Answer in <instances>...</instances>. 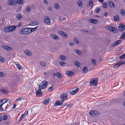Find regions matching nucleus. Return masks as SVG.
<instances>
[{"mask_svg":"<svg viewBox=\"0 0 125 125\" xmlns=\"http://www.w3.org/2000/svg\"><path fill=\"white\" fill-rule=\"evenodd\" d=\"M48 82L45 80L42 81V82L39 85V89L42 90L45 88L47 86Z\"/></svg>","mask_w":125,"mask_h":125,"instance_id":"nucleus-1","label":"nucleus"},{"mask_svg":"<svg viewBox=\"0 0 125 125\" xmlns=\"http://www.w3.org/2000/svg\"><path fill=\"white\" fill-rule=\"evenodd\" d=\"M89 114L92 116L97 117L100 115V113L98 111L94 110L91 111Z\"/></svg>","mask_w":125,"mask_h":125,"instance_id":"nucleus-2","label":"nucleus"},{"mask_svg":"<svg viewBox=\"0 0 125 125\" xmlns=\"http://www.w3.org/2000/svg\"><path fill=\"white\" fill-rule=\"evenodd\" d=\"M21 33L23 34H27L31 33L29 28H28L23 29L21 31Z\"/></svg>","mask_w":125,"mask_h":125,"instance_id":"nucleus-3","label":"nucleus"},{"mask_svg":"<svg viewBox=\"0 0 125 125\" xmlns=\"http://www.w3.org/2000/svg\"><path fill=\"white\" fill-rule=\"evenodd\" d=\"M98 79L97 78H94L90 81V84L92 86H96L97 84Z\"/></svg>","mask_w":125,"mask_h":125,"instance_id":"nucleus-4","label":"nucleus"},{"mask_svg":"<svg viewBox=\"0 0 125 125\" xmlns=\"http://www.w3.org/2000/svg\"><path fill=\"white\" fill-rule=\"evenodd\" d=\"M125 29V25L123 24H120L119 25L118 30L120 31H123Z\"/></svg>","mask_w":125,"mask_h":125,"instance_id":"nucleus-5","label":"nucleus"},{"mask_svg":"<svg viewBox=\"0 0 125 125\" xmlns=\"http://www.w3.org/2000/svg\"><path fill=\"white\" fill-rule=\"evenodd\" d=\"M67 94L66 93H64L62 94L60 96L61 101L63 102L64 100L67 97Z\"/></svg>","mask_w":125,"mask_h":125,"instance_id":"nucleus-6","label":"nucleus"},{"mask_svg":"<svg viewBox=\"0 0 125 125\" xmlns=\"http://www.w3.org/2000/svg\"><path fill=\"white\" fill-rule=\"evenodd\" d=\"M79 91V88L77 87L76 88H73V90L70 91L69 92L72 95H73L77 92H78Z\"/></svg>","mask_w":125,"mask_h":125,"instance_id":"nucleus-7","label":"nucleus"},{"mask_svg":"<svg viewBox=\"0 0 125 125\" xmlns=\"http://www.w3.org/2000/svg\"><path fill=\"white\" fill-rule=\"evenodd\" d=\"M8 3L9 5L13 6L16 5L17 3L16 1L14 0H9Z\"/></svg>","mask_w":125,"mask_h":125,"instance_id":"nucleus-8","label":"nucleus"},{"mask_svg":"<svg viewBox=\"0 0 125 125\" xmlns=\"http://www.w3.org/2000/svg\"><path fill=\"white\" fill-rule=\"evenodd\" d=\"M58 32L59 34L62 35L63 37L67 38V35H66V32L61 30L58 31Z\"/></svg>","mask_w":125,"mask_h":125,"instance_id":"nucleus-9","label":"nucleus"},{"mask_svg":"<svg viewBox=\"0 0 125 125\" xmlns=\"http://www.w3.org/2000/svg\"><path fill=\"white\" fill-rule=\"evenodd\" d=\"M7 101V99L6 98H4L0 100V105L2 106Z\"/></svg>","mask_w":125,"mask_h":125,"instance_id":"nucleus-10","label":"nucleus"},{"mask_svg":"<svg viewBox=\"0 0 125 125\" xmlns=\"http://www.w3.org/2000/svg\"><path fill=\"white\" fill-rule=\"evenodd\" d=\"M40 89L39 88V90H38L36 91V95L37 96L40 97L42 95V92L41 91Z\"/></svg>","mask_w":125,"mask_h":125,"instance_id":"nucleus-11","label":"nucleus"},{"mask_svg":"<svg viewBox=\"0 0 125 125\" xmlns=\"http://www.w3.org/2000/svg\"><path fill=\"white\" fill-rule=\"evenodd\" d=\"M44 21L47 24H49L50 23V20L49 17L47 16L45 17Z\"/></svg>","mask_w":125,"mask_h":125,"instance_id":"nucleus-12","label":"nucleus"},{"mask_svg":"<svg viewBox=\"0 0 125 125\" xmlns=\"http://www.w3.org/2000/svg\"><path fill=\"white\" fill-rule=\"evenodd\" d=\"M56 75L59 78H61L62 77V75L59 72H57L55 74H53V76H54L55 75Z\"/></svg>","mask_w":125,"mask_h":125,"instance_id":"nucleus-13","label":"nucleus"},{"mask_svg":"<svg viewBox=\"0 0 125 125\" xmlns=\"http://www.w3.org/2000/svg\"><path fill=\"white\" fill-rule=\"evenodd\" d=\"M51 37L52 38L56 40H58L59 38L58 36L54 34H51Z\"/></svg>","mask_w":125,"mask_h":125,"instance_id":"nucleus-14","label":"nucleus"},{"mask_svg":"<svg viewBox=\"0 0 125 125\" xmlns=\"http://www.w3.org/2000/svg\"><path fill=\"white\" fill-rule=\"evenodd\" d=\"M24 52L26 54L29 56L31 55L32 54V53L31 52L27 50H24Z\"/></svg>","mask_w":125,"mask_h":125,"instance_id":"nucleus-15","label":"nucleus"},{"mask_svg":"<svg viewBox=\"0 0 125 125\" xmlns=\"http://www.w3.org/2000/svg\"><path fill=\"white\" fill-rule=\"evenodd\" d=\"M4 31L6 32H11L9 26L5 28L4 30Z\"/></svg>","mask_w":125,"mask_h":125,"instance_id":"nucleus-16","label":"nucleus"},{"mask_svg":"<svg viewBox=\"0 0 125 125\" xmlns=\"http://www.w3.org/2000/svg\"><path fill=\"white\" fill-rule=\"evenodd\" d=\"M67 74L70 76H72L74 75V73L70 71H68L67 72Z\"/></svg>","mask_w":125,"mask_h":125,"instance_id":"nucleus-17","label":"nucleus"},{"mask_svg":"<svg viewBox=\"0 0 125 125\" xmlns=\"http://www.w3.org/2000/svg\"><path fill=\"white\" fill-rule=\"evenodd\" d=\"M28 114V111L27 112H25V113L22 115L20 117V119L19 120V122H20V121L23 118V117L24 116H26Z\"/></svg>","mask_w":125,"mask_h":125,"instance_id":"nucleus-18","label":"nucleus"},{"mask_svg":"<svg viewBox=\"0 0 125 125\" xmlns=\"http://www.w3.org/2000/svg\"><path fill=\"white\" fill-rule=\"evenodd\" d=\"M2 47L6 50L10 51L12 50V49L10 47H9L8 46L6 45H4L2 46Z\"/></svg>","mask_w":125,"mask_h":125,"instance_id":"nucleus-19","label":"nucleus"},{"mask_svg":"<svg viewBox=\"0 0 125 125\" xmlns=\"http://www.w3.org/2000/svg\"><path fill=\"white\" fill-rule=\"evenodd\" d=\"M9 27L10 28L11 32L14 31L16 28V27L14 25L9 26Z\"/></svg>","mask_w":125,"mask_h":125,"instance_id":"nucleus-20","label":"nucleus"},{"mask_svg":"<svg viewBox=\"0 0 125 125\" xmlns=\"http://www.w3.org/2000/svg\"><path fill=\"white\" fill-rule=\"evenodd\" d=\"M90 22L93 24H95L97 23V20H96L91 19H90Z\"/></svg>","mask_w":125,"mask_h":125,"instance_id":"nucleus-21","label":"nucleus"},{"mask_svg":"<svg viewBox=\"0 0 125 125\" xmlns=\"http://www.w3.org/2000/svg\"><path fill=\"white\" fill-rule=\"evenodd\" d=\"M109 4L110 6L112 8H115L114 4L113 2L111 1H110L109 2Z\"/></svg>","mask_w":125,"mask_h":125,"instance_id":"nucleus-22","label":"nucleus"},{"mask_svg":"<svg viewBox=\"0 0 125 125\" xmlns=\"http://www.w3.org/2000/svg\"><path fill=\"white\" fill-rule=\"evenodd\" d=\"M17 3L21 4H23L24 3V1L23 0H17Z\"/></svg>","mask_w":125,"mask_h":125,"instance_id":"nucleus-23","label":"nucleus"},{"mask_svg":"<svg viewBox=\"0 0 125 125\" xmlns=\"http://www.w3.org/2000/svg\"><path fill=\"white\" fill-rule=\"evenodd\" d=\"M59 58L62 61H63L66 58V57L65 56L61 55L59 56Z\"/></svg>","mask_w":125,"mask_h":125,"instance_id":"nucleus-24","label":"nucleus"},{"mask_svg":"<svg viewBox=\"0 0 125 125\" xmlns=\"http://www.w3.org/2000/svg\"><path fill=\"white\" fill-rule=\"evenodd\" d=\"M50 99L49 98L47 99H46L44 100V102H43V103L45 104H47L49 103Z\"/></svg>","mask_w":125,"mask_h":125,"instance_id":"nucleus-25","label":"nucleus"},{"mask_svg":"<svg viewBox=\"0 0 125 125\" xmlns=\"http://www.w3.org/2000/svg\"><path fill=\"white\" fill-rule=\"evenodd\" d=\"M61 103L60 100L58 101H57L55 103V105H62V103L63 102H62V101H61Z\"/></svg>","mask_w":125,"mask_h":125,"instance_id":"nucleus-26","label":"nucleus"},{"mask_svg":"<svg viewBox=\"0 0 125 125\" xmlns=\"http://www.w3.org/2000/svg\"><path fill=\"white\" fill-rule=\"evenodd\" d=\"M74 51L78 55H80L81 54L82 52L81 51L77 49H75Z\"/></svg>","mask_w":125,"mask_h":125,"instance_id":"nucleus-27","label":"nucleus"},{"mask_svg":"<svg viewBox=\"0 0 125 125\" xmlns=\"http://www.w3.org/2000/svg\"><path fill=\"white\" fill-rule=\"evenodd\" d=\"M16 17L19 20H20L22 18V16L20 14H17Z\"/></svg>","mask_w":125,"mask_h":125,"instance_id":"nucleus-28","label":"nucleus"},{"mask_svg":"<svg viewBox=\"0 0 125 125\" xmlns=\"http://www.w3.org/2000/svg\"><path fill=\"white\" fill-rule=\"evenodd\" d=\"M121 65V63H120V62H119L117 63L116 64L114 65V68L116 69Z\"/></svg>","mask_w":125,"mask_h":125,"instance_id":"nucleus-29","label":"nucleus"},{"mask_svg":"<svg viewBox=\"0 0 125 125\" xmlns=\"http://www.w3.org/2000/svg\"><path fill=\"white\" fill-rule=\"evenodd\" d=\"M121 36L120 39L124 40L125 39V32H123Z\"/></svg>","mask_w":125,"mask_h":125,"instance_id":"nucleus-30","label":"nucleus"},{"mask_svg":"<svg viewBox=\"0 0 125 125\" xmlns=\"http://www.w3.org/2000/svg\"><path fill=\"white\" fill-rule=\"evenodd\" d=\"M38 28V27H36L35 28H29L30 29V31L31 32V33L35 31Z\"/></svg>","mask_w":125,"mask_h":125,"instance_id":"nucleus-31","label":"nucleus"},{"mask_svg":"<svg viewBox=\"0 0 125 125\" xmlns=\"http://www.w3.org/2000/svg\"><path fill=\"white\" fill-rule=\"evenodd\" d=\"M74 64L78 67H79L80 65V62L77 61H75L74 62Z\"/></svg>","mask_w":125,"mask_h":125,"instance_id":"nucleus-32","label":"nucleus"},{"mask_svg":"<svg viewBox=\"0 0 125 125\" xmlns=\"http://www.w3.org/2000/svg\"><path fill=\"white\" fill-rule=\"evenodd\" d=\"M26 10L28 12H30L31 10V8L30 6L29 5L27 6Z\"/></svg>","mask_w":125,"mask_h":125,"instance_id":"nucleus-33","label":"nucleus"},{"mask_svg":"<svg viewBox=\"0 0 125 125\" xmlns=\"http://www.w3.org/2000/svg\"><path fill=\"white\" fill-rule=\"evenodd\" d=\"M77 3L78 6L80 7L82 5V2L81 0H79L77 2Z\"/></svg>","mask_w":125,"mask_h":125,"instance_id":"nucleus-34","label":"nucleus"},{"mask_svg":"<svg viewBox=\"0 0 125 125\" xmlns=\"http://www.w3.org/2000/svg\"><path fill=\"white\" fill-rule=\"evenodd\" d=\"M32 21L33 23V25H32V26L37 25L39 24V22L38 21Z\"/></svg>","mask_w":125,"mask_h":125,"instance_id":"nucleus-35","label":"nucleus"},{"mask_svg":"<svg viewBox=\"0 0 125 125\" xmlns=\"http://www.w3.org/2000/svg\"><path fill=\"white\" fill-rule=\"evenodd\" d=\"M59 4L56 3H55L54 4V8L56 9H58L59 8Z\"/></svg>","mask_w":125,"mask_h":125,"instance_id":"nucleus-36","label":"nucleus"},{"mask_svg":"<svg viewBox=\"0 0 125 125\" xmlns=\"http://www.w3.org/2000/svg\"><path fill=\"white\" fill-rule=\"evenodd\" d=\"M114 20L115 21H117L119 19V17L118 15H116L114 17Z\"/></svg>","mask_w":125,"mask_h":125,"instance_id":"nucleus-37","label":"nucleus"},{"mask_svg":"<svg viewBox=\"0 0 125 125\" xmlns=\"http://www.w3.org/2000/svg\"><path fill=\"white\" fill-rule=\"evenodd\" d=\"M0 91L4 94H6L7 93V91L4 89H1L0 90Z\"/></svg>","mask_w":125,"mask_h":125,"instance_id":"nucleus-38","label":"nucleus"},{"mask_svg":"<svg viewBox=\"0 0 125 125\" xmlns=\"http://www.w3.org/2000/svg\"><path fill=\"white\" fill-rule=\"evenodd\" d=\"M120 63H121V65L125 64V59H123L120 61Z\"/></svg>","mask_w":125,"mask_h":125,"instance_id":"nucleus-39","label":"nucleus"},{"mask_svg":"<svg viewBox=\"0 0 125 125\" xmlns=\"http://www.w3.org/2000/svg\"><path fill=\"white\" fill-rule=\"evenodd\" d=\"M88 69L86 67H84L83 68V71L84 73H86L88 71Z\"/></svg>","mask_w":125,"mask_h":125,"instance_id":"nucleus-40","label":"nucleus"},{"mask_svg":"<svg viewBox=\"0 0 125 125\" xmlns=\"http://www.w3.org/2000/svg\"><path fill=\"white\" fill-rule=\"evenodd\" d=\"M120 12L122 15L125 16V11L124 10L121 9Z\"/></svg>","mask_w":125,"mask_h":125,"instance_id":"nucleus-41","label":"nucleus"},{"mask_svg":"<svg viewBox=\"0 0 125 125\" xmlns=\"http://www.w3.org/2000/svg\"><path fill=\"white\" fill-rule=\"evenodd\" d=\"M117 29L114 27H113V29L111 31H112L114 33H116L117 32Z\"/></svg>","mask_w":125,"mask_h":125,"instance_id":"nucleus-42","label":"nucleus"},{"mask_svg":"<svg viewBox=\"0 0 125 125\" xmlns=\"http://www.w3.org/2000/svg\"><path fill=\"white\" fill-rule=\"evenodd\" d=\"M93 2L92 0H89V5L90 6H91L92 7L93 6Z\"/></svg>","mask_w":125,"mask_h":125,"instance_id":"nucleus-43","label":"nucleus"},{"mask_svg":"<svg viewBox=\"0 0 125 125\" xmlns=\"http://www.w3.org/2000/svg\"><path fill=\"white\" fill-rule=\"evenodd\" d=\"M102 6L104 8H106L107 7L108 5L105 2L103 3Z\"/></svg>","mask_w":125,"mask_h":125,"instance_id":"nucleus-44","label":"nucleus"},{"mask_svg":"<svg viewBox=\"0 0 125 125\" xmlns=\"http://www.w3.org/2000/svg\"><path fill=\"white\" fill-rule=\"evenodd\" d=\"M92 62L94 65H96V61L94 59H92Z\"/></svg>","mask_w":125,"mask_h":125,"instance_id":"nucleus-45","label":"nucleus"},{"mask_svg":"<svg viewBox=\"0 0 125 125\" xmlns=\"http://www.w3.org/2000/svg\"><path fill=\"white\" fill-rule=\"evenodd\" d=\"M64 105L66 106L67 107H68L69 108H70L72 106L71 104H67L66 103L64 104Z\"/></svg>","mask_w":125,"mask_h":125,"instance_id":"nucleus-46","label":"nucleus"},{"mask_svg":"<svg viewBox=\"0 0 125 125\" xmlns=\"http://www.w3.org/2000/svg\"><path fill=\"white\" fill-rule=\"evenodd\" d=\"M100 11V10L99 8L98 7L96 8L95 10V11L97 13H99Z\"/></svg>","mask_w":125,"mask_h":125,"instance_id":"nucleus-47","label":"nucleus"},{"mask_svg":"<svg viewBox=\"0 0 125 125\" xmlns=\"http://www.w3.org/2000/svg\"><path fill=\"white\" fill-rule=\"evenodd\" d=\"M107 28L108 29L109 31H111L113 29V27H112L108 26L107 27Z\"/></svg>","mask_w":125,"mask_h":125,"instance_id":"nucleus-48","label":"nucleus"},{"mask_svg":"<svg viewBox=\"0 0 125 125\" xmlns=\"http://www.w3.org/2000/svg\"><path fill=\"white\" fill-rule=\"evenodd\" d=\"M60 64L62 65V66H63L66 65V63L63 62H59Z\"/></svg>","mask_w":125,"mask_h":125,"instance_id":"nucleus-49","label":"nucleus"},{"mask_svg":"<svg viewBox=\"0 0 125 125\" xmlns=\"http://www.w3.org/2000/svg\"><path fill=\"white\" fill-rule=\"evenodd\" d=\"M8 117L6 115H4L3 116V119L5 120H6L7 119Z\"/></svg>","mask_w":125,"mask_h":125,"instance_id":"nucleus-50","label":"nucleus"},{"mask_svg":"<svg viewBox=\"0 0 125 125\" xmlns=\"http://www.w3.org/2000/svg\"><path fill=\"white\" fill-rule=\"evenodd\" d=\"M122 41L120 40H119L117 41L116 42H115L117 45L119 44L122 42Z\"/></svg>","mask_w":125,"mask_h":125,"instance_id":"nucleus-51","label":"nucleus"},{"mask_svg":"<svg viewBox=\"0 0 125 125\" xmlns=\"http://www.w3.org/2000/svg\"><path fill=\"white\" fill-rule=\"evenodd\" d=\"M120 59H125V53L123 54L120 57Z\"/></svg>","mask_w":125,"mask_h":125,"instance_id":"nucleus-52","label":"nucleus"},{"mask_svg":"<svg viewBox=\"0 0 125 125\" xmlns=\"http://www.w3.org/2000/svg\"><path fill=\"white\" fill-rule=\"evenodd\" d=\"M53 86H52L51 87L49 88L48 89V91H51L53 90Z\"/></svg>","mask_w":125,"mask_h":125,"instance_id":"nucleus-53","label":"nucleus"},{"mask_svg":"<svg viewBox=\"0 0 125 125\" xmlns=\"http://www.w3.org/2000/svg\"><path fill=\"white\" fill-rule=\"evenodd\" d=\"M74 40L75 43H79V41L77 40V39L74 38Z\"/></svg>","mask_w":125,"mask_h":125,"instance_id":"nucleus-54","label":"nucleus"},{"mask_svg":"<svg viewBox=\"0 0 125 125\" xmlns=\"http://www.w3.org/2000/svg\"><path fill=\"white\" fill-rule=\"evenodd\" d=\"M17 67L20 70L21 69V67L19 64H16Z\"/></svg>","mask_w":125,"mask_h":125,"instance_id":"nucleus-55","label":"nucleus"},{"mask_svg":"<svg viewBox=\"0 0 125 125\" xmlns=\"http://www.w3.org/2000/svg\"><path fill=\"white\" fill-rule=\"evenodd\" d=\"M117 45L115 42L112 44V47H114L116 46Z\"/></svg>","mask_w":125,"mask_h":125,"instance_id":"nucleus-56","label":"nucleus"},{"mask_svg":"<svg viewBox=\"0 0 125 125\" xmlns=\"http://www.w3.org/2000/svg\"><path fill=\"white\" fill-rule=\"evenodd\" d=\"M22 23L21 22H19L18 24V25H17V27H19L21 26V25L22 24Z\"/></svg>","mask_w":125,"mask_h":125,"instance_id":"nucleus-57","label":"nucleus"},{"mask_svg":"<svg viewBox=\"0 0 125 125\" xmlns=\"http://www.w3.org/2000/svg\"><path fill=\"white\" fill-rule=\"evenodd\" d=\"M81 30L83 32H88V31L87 30L85 29H81Z\"/></svg>","mask_w":125,"mask_h":125,"instance_id":"nucleus-58","label":"nucleus"},{"mask_svg":"<svg viewBox=\"0 0 125 125\" xmlns=\"http://www.w3.org/2000/svg\"><path fill=\"white\" fill-rule=\"evenodd\" d=\"M0 61L2 62H4V59L2 57L0 56Z\"/></svg>","mask_w":125,"mask_h":125,"instance_id":"nucleus-59","label":"nucleus"},{"mask_svg":"<svg viewBox=\"0 0 125 125\" xmlns=\"http://www.w3.org/2000/svg\"><path fill=\"white\" fill-rule=\"evenodd\" d=\"M41 64L42 66H45V63L43 62H41L40 63Z\"/></svg>","mask_w":125,"mask_h":125,"instance_id":"nucleus-60","label":"nucleus"},{"mask_svg":"<svg viewBox=\"0 0 125 125\" xmlns=\"http://www.w3.org/2000/svg\"><path fill=\"white\" fill-rule=\"evenodd\" d=\"M44 2L45 4L47 5H48V2H47V1L46 0H44Z\"/></svg>","mask_w":125,"mask_h":125,"instance_id":"nucleus-61","label":"nucleus"},{"mask_svg":"<svg viewBox=\"0 0 125 125\" xmlns=\"http://www.w3.org/2000/svg\"><path fill=\"white\" fill-rule=\"evenodd\" d=\"M62 17H60L59 19V21H60L61 22H62Z\"/></svg>","mask_w":125,"mask_h":125,"instance_id":"nucleus-62","label":"nucleus"},{"mask_svg":"<svg viewBox=\"0 0 125 125\" xmlns=\"http://www.w3.org/2000/svg\"><path fill=\"white\" fill-rule=\"evenodd\" d=\"M3 74L2 73L0 72V76L3 77Z\"/></svg>","mask_w":125,"mask_h":125,"instance_id":"nucleus-63","label":"nucleus"},{"mask_svg":"<svg viewBox=\"0 0 125 125\" xmlns=\"http://www.w3.org/2000/svg\"><path fill=\"white\" fill-rule=\"evenodd\" d=\"M52 8L51 7H49L48 8V10H52Z\"/></svg>","mask_w":125,"mask_h":125,"instance_id":"nucleus-64","label":"nucleus"}]
</instances>
